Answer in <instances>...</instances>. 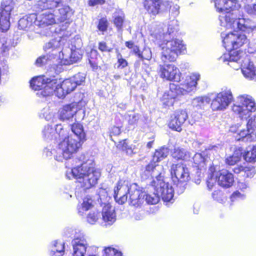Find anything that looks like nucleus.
Wrapping results in <instances>:
<instances>
[{
  "label": "nucleus",
  "mask_w": 256,
  "mask_h": 256,
  "mask_svg": "<svg viewBox=\"0 0 256 256\" xmlns=\"http://www.w3.org/2000/svg\"><path fill=\"white\" fill-rule=\"evenodd\" d=\"M108 28V22L104 19L100 20L98 24V28L100 30L104 32Z\"/></svg>",
  "instance_id": "56"
},
{
  "label": "nucleus",
  "mask_w": 256,
  "mask_h": 256,
  "mask_svg": "<svg viewBox=\"0 0 256 256\" xmlns=\"http://www.w3.org/2000/svg\"><path fill=\"white\" fill-rule=\"evenodd\" d=\"M105 2V0H89L88 4L90 6H94L97 4H102Z\"/></svg>",
  "instance_id": "61"
},
{
  "label": "nucleus",
  "mask_w": 256,
  "mask_h": 256,
  "mask_svg": "<svg viewBox=\"0 0 256 256\" xmlns=\"http://www.w3.org/2000/svg\"><path fill=\"white\" fill-rule=\"evenodd\" d=\"M170 172L172 181L176 184V186L178 184L180 188V192L184 190L183 183L188 181L190 178V172L188 168L184 164H172L170 168Z\"/></svg>",
  "instance_id": "11"
},
{
  "label": "nucleus",
  "mask_w": 256,
  "mask_h": 256,
  "mask_svg": "<svg viewBox=\"0 0 256 256\" xmlns=\"http://www.w3.org/2000/svg\"><path fill=\"white\" fill-rule=\"evenodd\" d=\"M240 126L241 124L240 123L232 124L230 128V131L233 133H238Z\"/></svg>",
  "instance_id": "60"
},
{
  "label": "nucleus",
  "mask_w": 256,
  "mask_h": 256,
  "mask_svg": "<svg viewBox=\"0 0 256 256\" xmlns=\"http://www.w3.org/2000/svg\"><path fill=\"white\" fill-rule=\"evenodd\" d=\"M113 18H114V22L116 28L120 30L122 28L124 22V14L120 10H116L113 14Z\"/></svg>",
  "instance_id": "39"
},
{
  "label": "nucleus",
  "mask_w": 256,
  "mask_h": 256,
  "mask_svg": "<svg viewBox=\"0 0 256 256\" xmlns=\"http://www.w3.org/2000/svg\"><path fill=\"white\" fill-rule=\"evenodd\" d=\"M152 185L154 187L159 198H162L164 202H170L174 196V188L164 179V176L160 174L156 177V180H153Z\"/></svg>",
  "instance_id": "10"
},
{
  "label": "nucleus",
  "mask_w": 256,
  "mask_h": 256,
  "mask_svg": "<svg viewBox=\"0 0 256 256\" xmlns=\"http://www.w3.org/2000/svg\"><path fill=\"white\" fill-rule=\"evenodd\" d=\"M159 73L161 78L167 80L179 82L180 80L181 73L174 64L160 66Z\"/></svg>",
  "instance_id": "15"
},
{
  "label": "nucleus",
  "mask_w": 256,
  "mask_h": 256,
  "mask_svg": "<svg viewBox=\"0 0 256 256\" xmlns=\"http://www.w3.org/2000/svg\"><path fill=\"white\" fill-rule=\"evenodd\" d=\"M200 78V75L198 72H194L188 76L184 81L179 85L171 84L170 90L168 94L164 93L163 98L164 99H168V101L164 102V104L168 106H172L174 100L178 96L186 95L191 92L196 90L198 82Z\"/></svg>",
  "instance_id": "6"
},
{
  "label": "nucleus",
  "mask_w": 256,
  "mask_h": 256,
  "mask_svg": "<svg viewBox=\"0 0 256 256\" xmlns=\"http://www.w3.org/2000/svg\"><path fill=\"white\" fill-rule=\"evenodd\" d=\"M14 7V0H3L0 7V29L7 31L10 26V18Z\"/></svg>",
  "instance_id": "12"
},
{
  "label": "nucleus",
  "mask_w": 256,
  "mask_h": 256,
  "mask_svg": "<svg viewBox=\"0 0 256 256\" xmlns=\"http://www.w3.org/2000/svg\"><path fill=\"white\" fill-rule=\"evenodd\" d=\"M117 148L119 149L122 150L123 151H126V152H128V150L132 152L131 149L128 148V146L126 142V140H122L119 142L117 145Z\"/></svg>",
  "instance_id": "54"
},
{
  "label": "nucleus",
  "mask_w": 256,
  "mask_h": 256,
  "mask_svg": "<svg viewBox=\"0 0 256 256\" xmlns=\"http://www.w3.org/2000/svg\"><path fill=\"white\" fill-rule=\"evenodd\" d=\"M120 133V130L119 127L114 126L111 128L110 134L114 136H117Z\"/></svg>",
  "instance_id": "63"
},
{
  "label": "nucleus",
  "mask_w": 256,
  "mask_h": 256,
  "mask_svg": "<svg viewBox=\"0 0 256 256\" xmlns=\"http://www.w3.org/2000/svg\"><path fill=\"white\" fill-rule=\"evenodd\" d=\"M98 55V52L96 50H92L88 54L89 59L95 60Z\"/></svg>",
  "instance_id": "64"
},
{
  "label": "nucleus",
  "mask_w": 256,
  "mask_h": 256,
  "mask_svg": "<svg viewBox=\"0 0 256 256\" xmlns=\"http://www.w3.org/2000/svg\"><path fill=\"white\" fill-rule=\"evenodd\" d=\"M74 256H84L88 243L83 233L76 234L72 242Z\"/></svg>",
  "instance_id": "14"
},
{
  "label": "nucleus",
  "mask_w": 256,
  "mask_h": 256,
  "mask_svg": "<svg viewBox=\"0 0 256 256\" xmlns=\"http://www.w3.org/2000/svg\"><path fill=\"white\" fill-rule=\"evenodd\" d=\"M98 49L102 52H110L112 48L108 47L105 42H102L98 44Z\"/></svg>",
  "instance_id": "55"
},
{
  "label": "nucleus",
  "mask_w": 256,
  "mask_h": 256,
  "mask_svg": "<svg viewBox=\"0 0 256 256\" xmlns=\"http://www.w3.org/2000/svg\"><path fill=\"white\" fill-rule=\"evenodd\" d=\"M176 22L172 21L165 30L163 26H158L151 34L152 40L160 45L162 60L164 62H174L186 49L182 41L178 39L169 40L176 31Z\"/></svg>",
  "instance_id": "2"
},
{
  "label": "nucleus",
  "mask_w": 256,
  "mask_h": 256,
  "mask_svg": "<svg viewBox=\"0 0 256 256\" xmlns=\"http://www.w3.org/2000/svg\"><path fill=\"white\" fill-rule=\"evenodd\" d=\"M64 131L62 126L61 124H56V128L54 130V132L56 134V136H58L59 137L60 136L61 134H62V132Z\"/></svg>",
  "instance_id": "62"
},
{
  "label": "nucleus",
  "mask_w": 256,
  "mask_h": 256,
  "mask_svg": "<svg viewBox=\"0 0 256 256\" xmlns=\"http://www.w3.org/2000/svg\"><path fill=\"white\" fill-rule=\"evenodd\" d=\"M50 88L53 90L50 95L54 94L59 98H63L66 94H68L66 89L63 88L62 84L60 80H57L56 84H53V86H50Z\"/></svg>",
  "instance_id": "31"
},
{
  "label": "nucleus",
  "mask_w": 256,
  "mask_h": 256,
  "mask_svg": "<svg viewBox=\"0 0 256 256\" xmlns=\"http://www.w3.org/2000/svg\"><path fill=\"white\" fill-rule=\"evenodd\" d=\"M116 58L118 59V68H123L128 66L127 61L123 58L122 55L120 53L118 52L116 55Z\"/></svg>",
  "instance_id": "52"
},
{
  "label": "nucleus",
  "mask_w": 256,
  "mask_h": 256,
  "mask_svg": "<svg viewBox=\"0 0 256 256\" xmlns=\"http://www.w3.org/2000/svg\"><path fill=\"white\" fill-rule=\"evenodd\" d=\"M210 100V98L208 96H199L194 98L192 104L194 107L200 109L205 104H208Z\"/></svg>",
  "instance_id": "38"
},
{
  "label": "nucleus",
  "mask_w": 256,
  "mask_h": 256,
  "mask_svg": "<svg viewBox=\"0 0 256 256\" xmlns=\"http://www.w3.org/2000/svg\"><path fill=\"white\" fill-rule=\"evenodd\" d=\"M35 14H32L21 18L18 21V28L24 30L32 29L33 24L35 25Z\"/></svg>",
  "instance_id": "25"
},
{
  "label": "nucleus",
  "mask_w": 256,
  "mask_h": 256,
  "mask_svg": "<svg viewBox=\"0 0 256 256\" xmlns=\"http://www.w3.org/2000/svg\"><path fill=\"white\" fill-rule=\"evenodd\" d=\"M246 198V195L244 194H242L238 190H236L233 192L230 196L232 201L234 200L236 198L244 199Z\"/></svg>",
  "instance_id": "57"
},
{
  "label": "nucleus",
  "mask_w": 256,
  "mask_h": 256,
  "mask_svg": "<svg viewBox=\"0 0 256 256\" xmlns=\"http://www.w3.org/2000/svg\"><path fill=\"white\" fill-rule=\"evenodd\" d=\"M250 0H216L215 6L219 12H224L219 16L220 24L226 30H231L227 34L222 33L223 44L226 50H230L220 58L223 62L234 69L241 68L244 76L252 80L256 76V68L250 61L248 55L242 50H232L242 46L246 41L245 34L238 30L250 33L256 28V24L244 18H238L236 10L242 4Z\"/></svg>",
  "instance_id": "1"
},
{
  "label": "nucleus",
  "mask_w": 256,
  "mask_h": 256,
  "mask_svg": "<svg viewBox=\"0 0 256 256\" xmlns=\"http://www.w3.org/2000/svg\"><path fill=\"white\" fill-rule=\"evenodd\" d=\"M234 172L236 174L242 173L246 177H252L255 174L254 168L252 167L244 166H238L234 168Z\"/></svg>",
  "instance_id": "33"
},
{
  "label": "nucleus",
  "mask_w": 256,
  "mask_h": 256,
  "mask_svg": "<svg viewBox=\"0 0 256 256\" xmlns=\"http://www.w3.org/2000/svg\"><path fill=\"white\" fill-rule=\"evenodd\" d=\"M242 154L241 150H236L234 152L232 156L228 157L226 160V162L228 165H234L236 164L240 159Z\"/></svg>",
  "instance_id": "36"
},
{
  "label": "nucleus",
  "mask_w": 256,
  "mask_h": 256,
  "mask_svg": "<svg viewBox=\"0 0 256 256\" xmlns=\"http://www.w3.org/2000/svg\"><path fill=\"white\" fill-rule=\"evenodd\" d=\"M66 177L69 179L74 178L78 184L76 189L82 188L84 192L94 186L100 176V173L96 170L92 164L83 163L78 166L66 170Z\"/></svg>",
  "instance_id": "4"
},
{
  "label": "nucleus",
  "mask_w": 256,
  "mask_h": 256,
  "mask_svg": "<svg viewBox=\"0 0 256 256\" xmlns=\"http://www.w3.org/2000/svg\"><path fill=\"white\" fill-rule=\"evenodd\" d=\"M254 132L252 130H250V128L246 127V129H242L240 130L236 136V139L237 140H243L246 138H248L250 134L254 133Z\"/></svg>",
  "instance_id": "44"
},
{
  "label": "nucleus",
  "mask_w": 256,
  "mask_h": 256,
  "mask_svg": "<svg viewBox=\"0 0 256 256\" xmlns=\"http://www.w3.org/2000/svg\"><path fill=\"white\" fill-rule=\"evenodd\" d=\"M232 112L241 120H247L246 126L256 130V102L254 98L247 94H240L236 98L232 106Z\"/></svg>",
  "instance_id": "5"
},
{
  "label": "nucleus",
  "mask_w": 256,
  "mask_h": 256,
  "mask_svg": "<svg viewBox=\"0 0 256 256\" xmlns=\"http://www.w3.org/2000/svg\"><path fill=\"white\" fill-rule=\"evenodd\" d=\"M73 82L70 78L66 79L62 82L63 88L66 89L68 94L73 91L76 87V84Z\"/></svg>",
  "instance_id": "43"
},
{
  "label": "nucleus",
  "mask_w": 256,
  "mask_h": 256,
  "mask_svg": "<svg viewBox=\"0 0 256 256\" xmlns=\"http://www.w3.org/2000/svg\"><path fill=\"white\" fill-rule=\"evenodd\" d=\"M244 156L246 162H256V146L248 148Z\"/></svg>",
  "instance_id": "41"
},
{
  "label": "nucleus",
  "mask_w": 256,
  "mask_h": 256,
  "mask_svg": "<svg viewBox=\"0 0 256 256\" xmlns=\"http://www.w3.org/2000/svg\"><path fill=\"white\" fill-rule=\"evenodd\" d=\"M51 58L48 55L42 56L36 60L35 64L38 66H42L48 64Z\"/></svg>",
  "instance_id": "45"
},
{
  "label": "nucleus",
  "mask_w": 256,
  "mask_h": 256,
  "mask_svg": "<svg viewBox=\"0 0 256 256\" xmlns=\"http://www.w3.org/2000/svg\"><path fill=\"white\" fill-rule=\"evenodd\" d=\"M244 10L248 15L256 16V2L253 4H245Z\"/></svg>",
  "instance_id": "46"
},
{
  "label": "nucleus",
  "mask_w": 256,
  "mask_h": 256,
  "mask_svg": "<svg viewBox=\"0 0 256 256\" xmlns=\"http://www.w3.org/2000/svg\"><path fill=\"white\" fill-rule=\"evenodd\" d=\"M187 112L185 110H178L174 112L171 116L169 122V128L177 132H180L182 126L188 118Z\"/></svg>",
  "instance_id": "19"
},
{
  "label": "nucleus",
  "mask_w": 256,
  "mask_h": 256,
  "mask_svg": "<svg viewBox=\"0 0 256 256\" xmlns=\"http://www.w3.org/2000/svg\"><path fill=\"white\" fill-rule=\"evenodd\" d=\"M42 134L43 138L46 140H52L56 138V134L54 132V130L50 125L46 126L42 131Z\"/></svg>",
  "instance_id": "34"
},
{
  "label": "nucleus",
  "mask_w": 256,
  "mask_h": 256,
  "mask_svg": "<svg viewBox=\"0 0 256 256\" xmlns=\"http://www.w3.org/2000/svg\"><path fill=\"white\" fill-rule=\"evenodd\" d=\"M213 198L220 203H224L226 198L222 192L220 190H215L212 194Z\"/></svg>",
  "instance_id": "48"
},
{
  "label": "nucleus",
  "mask_w": 256,
  "mask_h": 256,
  "mask_svg": "<svg viewBox=\"0 0 256 256\" xmlns=\"http://www.w3.org/2000/svg\"><path fill=\"white\" fill-rule=\"evenodd\" d=\"M58 146L56 148V150H54V153H53L50 148H46L44 150V155L47 158L50 157L52 154H54V157H55V156L56 154V150H57ZM56 160V159H55Z\"/></svg>",
  "instance_id": "59"
},
{
  "label": "nucleus",
  "mask_w": 256,
  "mask_h": 256,
  "mask_svg": "<svg viewBox=\"0 0 256 256\" xmlns=\"http://www.w3.org/2000/svg\"><path fill=\"white\" fill-rule=\"evenodd\" d=\"M63 0H39L36 8L39 10L52 9L60 6Z\"/></svg>",
  "instance_id": "27"
},
{
  "label": "nucleus",
  "mask_w": 256,
  "mask_h": 256,
  "mask_svg": "<svg viewBox=\"0 0 256 256\" xmlns=\"http://www.w3.org/2000/svg\"><path fill=\"white\" fill-rule=\"evenodd\" d=\"M209 170L210 172V177L208 178L206 182L208 188L211 190L216 182H218V178L214 168L212 166H210Z\"/></svg>",
  "instance_id": "40"
},
{
  "label": "nucleus",
  "mask_w": 256,
  "mask_h": 256,
  "mask_svg": "<svg viewBox=\"0 0 256 256\" xmlns=\"http://www.w3.org/2000/svg\"><path fill=\"white\" fill-rule=\"evenodd\" d=\"M76 84V86L82 84L84 81L85 74L83 73H78L70 78Z\"/></svg>",
  "instance_id": "49"
},
{
  "label": "nucleus",
  "mask_w": 256,
  "mask_h": 256,
  "mask_svg": "<svg viewBox=\"0 0 256 256\" xmlns=\"http://www.w3.org/2000/svg\"><path fill=\"white\" fill-rule=\"evenodd\" d=\"M218 184L224 188L231 187L234 182L233 174L226 170L216 172Z\"/></svg>",
  "instance_id": "20"
},
{
  "label": "nucleus",
  "mask_w": 256,
  "mask_h": 256,
  "mask_svg": "<svg viewBox=\"0 0 256 256\" xmlns=\"http://www.w3.org/2000/svg\"><path fill=\"white\" fill-rule=\"evenodd\" d=\"M148 204H157L160 200V198L157 192H154L152 194H146L145 193L144 200Z\"/></svg>",
  "instance_id": "42"
},
{
  "label": "nucleus",
  "mask_w": 256,
  "mask_h": 256,
  "mask_svg": "<svg viewBox=\"0 0 256 256\" xmlns=\"http://www.w3.org/2000/svg\"><path fill=\"white\" fill-rule=\"evenodd\" d=\"M57 78H48L46 76H39L34 78L30 82V86L34 90H39L36 94L42 96H47L50 95L53 92L52 89L50 88L53 84H56Z\"/></svg>",
  "instance_id": "8"
},
{
  "label": "nucleus",
  "mask_w": 256,
  "mask_h": 256,
  "mask_svg": "<svg viewBox=\"0 0 256 256\" xmlns=\"http://www.w3.org/2000/svg\"><path fill=\"white\" fill-rule=\"evenodd\" d=\"M103 220L108 222V224H112L116 220V214L114 208L109 204H106L102 210Z\"/></svg>",
  "instance_id": "26"
},
{
  "label": "nucleus",
  "mask_w": 256,
  "mask_h": 256,
  "mask_svg": "<svg viewBox=\"0 0 256 256\" xmlns=\"http://www.w3.org/2000/svg\"><path fill=\"white\" fill-rule=\"evenodd\" d=\"M99 216V213L97 211L90 212L87 216V221L90 224H94L98 219Z\"/></svg>",
  "instance_id": "47"
},
{
  "label": "nucleus",
  "mask_w": 256,
  "mask_h": 256,
  "mask_svg": "<svg viewBox=\"0 0 256 256\" xmlns=\"http://www.w3.org/2000/svg\"><path fill=\"white\" fill-rule=\"evenodd\" d=\"M138 56L142 59L150 60L152 58L150 49L148 48H145L142 53L138 54Z\"/></svg>",
  "instance_id": "50"
},
{
  "label": "nucleus",
  "mask_w": 256,
  "mask_h": 256,
  "mask_svg": "<svg viewBox=\"0 0 256 256\" xmlns=\"http://www.w3.org/2000/svg\"><path fill=\"white\" fill-rule=\"evenodd\" d=\"M144 6L148 12L154 16L169 8L168 2L161 0H144Z\"/></svg>",
  "instance_id": "17"
},
{
  "label": "nucleus",
  "mask_w": 256,
  "mask_h": 256,
  "mask_svg": "<svg viewBox=\"0 0 256 256\" xmlns=\"http://www.w3.org/2000/svg\"><path fill=\"white\" fill-rule=\"evenodd\" d=\"M48 10L50 9L48 8ZM52 10L54 14V16L57 23L64 22L70 17L72 14V10L70 7L67 5H63L62 3L59 7L55 8Z\"/></svg>",
  "instance_id": "22"
},
{
  "label": "nucleus",
  "mask_w": 256,
  "mask_h": 256,
  "mask_svg": "<svg viewBox=\"0 0 256 256\" xmlns=\"http://www.w3.org/2000/svg\"><path fill=\"white\" fill-rule=\"evenodd\" d=\"M141 115L134 112H129L124 115V119L127 122L128 127L134 128L140 120Z\"/></svg>",
  "instance_id": "28"
},
{
  "label": "nucleus",
  "mask_w": 256,
  "mask_h": 256,
  "mask_svg": "<svg viewBox=\"0 0 256 256\" xmlns=\"http://www.w3.org/2000/svg\"><path fill=\"white\" fill-rule=\"evenodd\" d=\"M36 4L35 5L36 8L38 10H42V12L38 14H35V26L39 28L46 29L47 30L46 32H40L42 34L46 35V36H50L51 32L48 30L49 29L48 27L52 24H57L54 14L52 10H39L36 8Z\"/></svg>",
  "instance_id": "9"
},
{
  "label": "nucleus",
  "mask_w": 256,
  "mask_h": 256,
  "mask_svg": "<svg viewBox=\"0 0 256 256\" xmlns=\"http://www.w3.org/2000/svg\"><path fill=\"white\" fill-rule=\"evenodd\" d=\"M128 187L127 182L120 180L118 182L114 190V197L116 202L122 204L127 200Z\"/></svg>",
  "instance_id": "18"
},
{
  "label": "nucleus",
  "mask_w": 256,
  "mask_h": 256,
  "mask_svg": "<svg viewBox=\"0 0 256 256\" xmlns=\"http://www.w3.org/2000/svg\"><path fill=\"white\" fill-rule=\"evenodd\" d=\"M172 156L176 160H190L191 158V154L184 148L178 147L174 148L172 153Z\"/></svg>",
  "instance_id": "29"
},
{
  "label": "nucleus",
  "mask_w": 256,
  "mask_h": 256,
  "mask_svg": "<svg viewBox=\"0 0 256 256\" xmlns=\"http://www.w3.org/2000/svg\"><path fill=\"white\" fill-rule=\"evenodd\" d=\"M237 187L239 190L244 192L248 188V184L246 181H238V182Z\"/></svg>",
  "instance_id": "58"
},
{
  "label": "nucleus",
  "mask_w": 256,
  "mask_h": 256,
  "mask_svg": "<svg viewBox=\"0 0 256 256\" xmlns=\"http://www.w3.org/2000/svg\"><path fill=\"white\" fill-rule=\"evenodd\" d=\"M12 46V43L10 39L0 35V50L2 52L8 51Z\"/></svg>",
  "instance_id": "37"
},
{
  "label": "nucleus",
  "mask_w": 256,
  "mask_h": 256,
  "mask_svg": "<svg viewBox=\"0 0 256 256\" xmlns=\"http://www.w3.org/2000/svg\"><path fill=\"white\" fill-rule=\"evenodd\" d=\"M235 100H234L231 90L226 88L218 93L212 100L211 108L213 110H224Z\"/></svg>",
  "instance_id": "13"
},
{
  "label": "nucleus",
  "mask_w": 256,
  "mask_h": 256,
  "mask_svg": "<svg viewBox=\"0 0 256 256\" xmlns=\"http://www.w3.org/2000/svg\"><path fill=\"white\" fill-rule=\"evenodd\" d=\"M66 40L64 38L60 37L58 38L50 40L46 43L44 46V50H58L59 51L64 44ZM78 46V47H79ZM76 50H72L69 48H62L60 52L59 56L61 59V62L64 65L71 64L78 62L81 59L82 55L79 52L78 48Z\"/></svg>",
  "instance_id": "7"
},
{
  "label": "nucleus",
  "mask_w": 256,
  "mask_h": 256,
  "mask_svg": "<svg viewBox=\"0 0 256 256\" xmlns=\"http://www.w3.org/2000/svg\"><path fill=\"white\" fill-rule=\"evenodd\" d=\"M193 160V166L197 168L196 174L198 177L196 183L198 184L202 178V172L205 170L206 160L201 154H196L192 158Z\"/></svg>",
  "instance_id": "24"
},
{
  "label": "nucleus",
  "mask_w": 256,
  "mask_h": 256,
  "mask_svg": "<svg viewBox=\"0 0 256 256\" xmlns=\"http://www.w3.org/2000/svg\"><path fill=\"white\" fill-rule=\"evenodd\" d=\"M128 194L130 203L133 206L138 207L144 202L145 192H142L136 184H132L129 186Z\"/></svg>",
  "instance_id": "16"
},
{
  "label": "nucleus",
  "mask_w": 256,
  "mask_h": 256,
  "mask_svg": "<svg viewBox=\"0 0 256 256\" xmlns=\"http://www.w3.org/2000/svg\"><path fill=\"white\" fill-rule=\"evenodd\" d=\"M104 250L106 256H122L121 252L114 248H108Z\"/></svg>",
  "instance_id": "53"
},
{
  "label": "nucleus",
  "mask_w": 256,
  "mask_h": 256,
  "mask_svg": "<svg viewBox=\"0 0 256 256\" xmlns=\"http://www.w3.org/2000/svg\"><path fill=\"white\" fill-rule=\"evenodd\" d=\"M78 110V104L76 102L66 104L59 110L60 118L64 120H68L74 116Z\"/></svg>",
  "instance_id": "23"
},
{
  "label": "nucleus",
  "mask_w": 256,
  "mask_h": 256,
  "mask_svg": "<svg viewBox=\"0 0 256 256\" xmlns=\"http://www.w3.org/2000/svg\"><path fill=\"white\" fill-rule=\"evenodd\" d=\"M64 254V244L58 240L52 242L50 255L51 256H62Z\"/></svg>",
  "instance_id": "30"
},
{
  "label": "nucleus",
  "mask_w": 256,
  "mask_h": 256,
  "mask_svg": "<svg viewBox=\"0 0 256 256\" xmlns=\"http://www.w3.org/2000/svg\"><path fill=\"white\" fill-rule=\"evenodd\" d=\"M93 200L90 196H86L84 199L82 204L78 206V211L80 215H82L84 211L90 209L93 206Z\"/></svg>",
  "instance_id": "35"
},
{
  "label": "nucleus",
  "mask_w": 256,
  "mask_h": 256,
  "mask_svg": "<svg viewBox=\"0 0 256 256\" xmlns=\"http://www.w3.org/2000/svg\"><path fill=\"white\" fill-rule=\"evenodd\" d=\"M156 162H153V160L147 165L145 168L142 174V177L144 179H146L150 176L154 178V180H156V177L158 176L160 174H162V172H160L162 170V166ZM162 176H163L162 174Z\"/></svg>",
  "instance_id": "21"
},
{
  "label": "nucleus",
  "mask_w": 256,
  "mask_h": 256,
  "mask_svg": "<svg viewBox=\"0 0 256 256\" xmlns=\"http://www.w3.org/2000/svg\"><path fill=\"white\" fill-rule=\"evenodd\" d=\"M71 130L73 134L65 138L58 144L55 156L57 161L62 162L63 160L70 158L84 142L86 134L83 126L79 123H74L71 126Z\"/></svg>",
  "instance_id": "3"
},
{
  "label": "nucleus",
  "mask_w": 256,
  "mask_h": 256,
  "mask_svg": "<svg viewBox=\"0 0 256 256\" xmlns=\"http://www.w3.org/2000/svg\"><path fill=\"white\" fill-rule=\"evenodd\" d=\"M40 117L44 118L46 120H50L53 117V114L48 108H44L40 114Z\"/></svg>",
  "instance_id": "51"
},
{
  "label": "nucleus",
  "mask_w": 256,
  "mask_h": 256,
  "mask_svg": "<svg viewBox=\"0 0 256 256\" xmlns=\"http://www.w3.org/2000/svg\"><path fill=\"white\" fill-rule=\"evenodd\" d=\"M169 154V150L167 147L162 146L156 150L153 156V162H158L167 157Z\"/></svg>",
  "instance_id": "32"
}]
</instances>
